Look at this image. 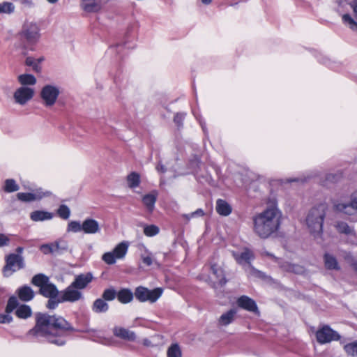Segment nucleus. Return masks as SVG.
<instances>
[{
    "instance_id": "obj_1",
    "label": "nucleus",
    "mask_w": 357,
    "mask_h": 357,
    "mask_svg": "<svg viewBox=\"0 0 357 357\" xmlns=\"http://www.w3.org/2000/svg\"><path fill=\"white\" fill-rule=\"evenodd\" d=\"M73 331H75L73 326L61 316L39 312L36 314L35 326L29 331L26 337L31 341H46L63 346L70 333Z\"/></svg>"
},
{
    "instance_id": "obj_2",
    "label": "nucleus",
    "mask_w": 357,
    "mask_h": 357,
    "mask_svg": "<svg viewBox=\"0 0 357 357\" xmlns=\"http://www.w3.org/2000/svg\"><path fill=\"white\" fill-rule=\"evenodd\" d=\"M282 222V212L274 199L268 203L266 208L252 217L253 232L261 239L276 234Z\"/></svg>"
},
{
    "instance_id": "obj_3",
    "label": "nucleus",
    "mask_w": 357,
    "mask_h": 357,
    "mask_svg": "<svg viewBox=\"0 0 357 357\" xmlns=\"http://www.w3.org/2000/svg\"><path fill=\"white\" fill-rule=\"evenodd\" d=\"M17 36L25 54L29 51L35 50V45L40 38V28L36 22L26 21L23 24L21 30L18 32Z\"/></svg>"
},
{
    "instance_id": "obj_4",
    "label": "nucleus",
    "mask_w": 357,
    "mask_h": 357,
    "mask_svg": "<svg viewBox=\"0 0 357 357\" xmlns=\"http://www.w3.org/2000/svg\"><path fill=\"white\" fill-rule=\"evenodd\" d=\"M328 206L325 203H321L312 208L306 217V225L310 233L314 238L320 236L323 231V223Z\"/></svg>"
},
{
    "instance_id": "obj_5",
    "label": "nucleus",
    "mask_w": 357,
    "mask_h": 357,
    "mask_svg": "<svg viewBox=\"0 0 357 357\" xmlns=\"http://www.w3.org/2000/svg\"><path fill=\"white\" fill-rule=\"evenodd\" d=\"M31 284L39 287L38 293L45 298L58 297L60 294L56 286L50 282L48 276L43 273L35 275L31 279Z\"/></svg>"
},
{
    "instance_id": "obj_6",
    "label": "nucleus",
    "mask_w": 357,
    "mask_h": 357,
    "mask_svg": "<svg viewBox=\"0 0 357 357\" xmlns=\"http://www.w3.org/2000/svg\"><path fill=\"white\" fill-rule=\"evenodd\" d=\"M162 292L163 289L160 287L150 290L146 287L139 286L135 289L134 295L136 299L141 303H153L162 296Z\"/></svg>"
},
{
    "instance_id": "obj_7",
    "label": "nucleus",
    "mask_w": 357,
    "mask_h": 357,
    "mask_svg": "<svg viewBox=\"0 0 357 357\" xmlns=\"http://www.w3.org/2000/svg\"><path fill=\"white\" fill-rule=\"evenodd\" d=\"M25 266L24 257L20 255L9 254L6 257V265L3 268V275L10 276L14 272L24 268Z\"/></svg>"
},
{
    "instance_id": "obj_8",
    "label": "nucleus",
    "mask_w": 357,
    "mask_h": 357,
    "mask_svg": "<svg viewBox=\"0 0 357 357\" xmlns=\"http://www.w3.org/2000/svg\"><path fill=\"white\" fill-rule=\"evenodd\" d=\"M60 94L59 88L56 85L46 84L40 90V97L46 107L54 106Z\"/></svg>"
},
{
    "instance_id": "obj_9",
    "label": "nucleus",
    "mask_w": 357,
    "mask_h": 357,
    "mask_svg": "<svg viewBox=\"0 0 357 357\" xmlns=\"http://www.w3.org/2000/svg\"><path fill=\"white\" fill-rule=\"evenodd\" d=\"M333 208L336 212L346 215H353L357 211V190L354 192L350 197L349 203L333 202Z\"/></svg>"
},
{
    "instance_id": "obj_10",
    "label": "nucleus",
    "mask_w": 357,
    "mask_h": 357,
    "mask_svg": "<svg viewBox=\"0 0 357 357\" xmlns=\"http://www.w3.org/2000/svg\"><path fill=\"white\" fill-rule=\"evenodd\" d=\"M34 89L29 86H20L17 88L13 93V100L15 104L24 106L34 96Z\"/></svg>"
},
{
    "instance_id": "obj_11",
    "label": "nucleus",
    "mask_w": 357,
    "mask_h": 357,
    "mask_svg": "<svg viewBox=\"0 0 357 357\" xmlns=\"http://www.w3.org/2000/svg\"><path fill=\"white\" fill-rule=\"evenodd\" d=\"M316 338L319 343L326 344L332 341L340 340L341 336L337 331L332 329L329 326L325 325L318 329L316 333Z\"/></svg>"
},
{
    "instance_id": "obj_12",
    "label": "nucleus",
    "mask_w": 357,
    "mask_h": 357,
    "mask_svg": "<svg viewBox=\"0 0 357 357\" xmlns=\"http://www.w3.org/2000/svg\"><path fill=\"white\" fill-rule=\"evenodd\" d=\"M61 301L63 302L75 303L79 300L83 299V294L77 288L73 283H71L65 289L60 291Z\"/></svg>"
},
{
    "instance_id": "obj_13",
    "label": "nucleus",
    "mask_w": 357,
    "mask_h": 357,
    "mask_svg": "<svg viewBox=\"0 0 357 357\" xmlns=\"http://www.w3.org/2000/svg\"><path fill=\"white\" fill-rule=\"evenodd\" d=\"M238 306L245 310L259 314L256 302L248 296H241L236 301Z\"/></svg>"
},
{
    "instance_id": "obj_14",
    "label": "nucleus",
    "mask_w": 357,
    "mask_h": 357,
    "mask_svg": "<svg viewBox=\"0 0 357 357\" xmlns=\"http://www.w3.org/2000/svg\"><path fill=\"white\" fill-rule=\"evenodd\" d=\"M93 276L91 272L81 273L75 276L72 282L80 291L84 289L93 280Z\"/></svg>"
},
{
    "instance_id": "obj_15",
    "label": "nucleus",
    "mask_w": 357,
    "mask_h": 357,
    "mask_svg": "<svg viewBox=\"0 0 357 357\" xmlns=\"http://www.w3.org/2000/svg\"><path fill=\"white\" fill-rule=\"evenodd\" d=\"M82 231L87 234H95L100 231L98 222L93 218H86L82 222Z\"/></svg>"
},
{
    "instance_id": "obj_16",
    "label": "nucleus",
    "mask_w": 357,
    "mask_h": 357,
    "mask_svg": "<svg viewBox=\"0 0 357 357\" xmlns=\"http://www.w3.org/2000/svg\"><path fill=\"white\" fill-rule=\"evenodd\" d=\"M18 298L23 302H29L35 296V292L31 287L24 285L17 289L16 291Z\"/></svg>"
},
{
    "instance_id": "obj_17",
    "label": "nucleus",
    "mask_w": 357,
    "mask_h": 357,
    "mask_svg": "<svg viewBox=\"0 0 357 357\" xmlns=\"http://www.w3.org/2000/svg\"><path fill=\"white\" fill-rule=\"evenodd\" d=\"M158 192L152 191L142 197V202L149 213H151L154 208L157 201Z\"/></svg>"
},
{
    "instance_id": "obj_18",
    "label": "nucleus",
    "mask_w": 357,
    "mask_h": 357,
    "mask_svg": "<svg viewBox=\"0 0 357 357\" xmlns=\"http://www.w3.org/2000/svg\"><path fill=\"white\" fill-rule=\"evenodd\" d=\"M113 333L115 336L128 341H135L136 335L133 331L123 327H114Z\"/></svg>"
},
{
    "instance_id": "obj_19",
    "label": "nucleus",
    "mask_w": 357,
    "mask_h": 357,
    "mask_svg": "<svg viewBox=\"0 0 357 357\" xmlns=\"http://www.w3.org/2000/svg\"><path fill=\"white\" fill-rule=\"evenodd\" d=\"M81 6L87 13H97L101 8L100 0H82Z\"/></svg>"
},
{
    "instance_id": "obj_20",
    "label": "nucleus",
    "mask_w": 357,
    "mask_h": 357,
    "mask_svg": "<svg viewBox=\"0 0 357 357\" xmlns=\"http://www.w3.org/2000/svg\"><path fill=\"white\" fill-rule=\"evenodd\" d=\"M215 209L217 213L222 216H228L232 211L231 205L222 199H218L216 201Z\"/></svg>"
},
{
    "instance_id": "obj_21",
    "label": "nucleus",
    "mask_w": 357,
    "mask_h": 357,
    "mask_svg": "<svg viewBox=\"0 0 357 357\" xmlns=\"http://www.w3.org/2000/svg\"><path fill=\"white\" fill-rule=\"evenodd\" d=\"M233 256L236 261L240 264L243 263H250V260L254 258L252 252L248 248H245L241 253L234 252Z\"/></svg>"
},
{
    "instance_id": "obj_22",
    "label": "nucleus",
    "mask_w": 357,
    "mask_h": 357,
    "mask_svg": "<svg viewBox=\"0 0 357 357\" xmlns=\"http://www.w3.org/2000/svg\"><path fill=\"white\" fill-rule=\"evenodd\" d=\"M53 216V214L50 212L40 210L34 211L30 214L31 220L34 222L49 220H51Z\"/></svg>"
},
{
    "instance_id": "obj_23",
    "label": "nucleus",
    "mask_w": 357,
    "mask_h": 357,
    "mask_svg": "<svg viewBox=\"0 0 357 357\" xmlns=\"http://www.w3.org/2000/svg\"><path fill=\"white\" fill-rule=\"evenodd\" d=\"M91 309L95 313H105L109 310V305L102 298H97L94 301Z\"/></svg>"
},
{
    "instance_id": "obj_24",
    "label": "nucleus",
    "mask_w": 357,
    "mask_h": 357,
    "mask_svg": "<svg viewBox=\"0 0 357 357\" xmlns=\"http://www.w3.org/2000/svg\"><path fill=\"white\" fill-rule=\"evenodd\" d=\"M135 295L129 289H122L117 293V298L121 303L126 304L131 302Z\"/></svg>"
},
{
    "instance_id": "obj_25",
    "label": "nucleus",
    "mask_w": 357,
    "mask_h": 357,
    "mask_svg": "<svg viewBox=\"0 0 357 357\" xmlns=\"http://www.w3.org/2000/svg\"><path fill=\"white\" fill-rule=\"evenodd\" d=\"M17 81L21 86H34L36 84V78L31 74H22L17 77Z\"/></svg>"
},
{
    "instance_id": "obj_26",
    "label": "nucleus",
    "mask_w": 357,
    "mask_h": 357,
    "mask_svg": "<svg viewBox=\"0 0 357 357\" xmlns=\"http://www.w3.org/2000/svg\"><path fill=\"white\" fill-rule=\"evenodd\" d=\"M16 316L20 319H26L32 315V310L29 305L22 304L15 310Z\"/></svg>"
},
{
    "instance_id": "obj_27",
    "label": "nucleus",
    "mask_w": 357,
    "mask_h": 357,
    "mask_svg": "<svg viewBox=\"0 0 357 357\" xmlns=\"http://www.w3.org/2000/svg\"><path fill=\"white\" fill-rule=\"evenodd\" d=\"M26 188L32 191L34 197V201H40L42 199L50 197L52 195V192L51 191L45 190L43 188H36L34 189H32L31 188Z\"/></svg>"
},
{
    "instance_id": "obj_28",
    "label": "nucleus",
    "mask_w": 357,
    "mask_h": 357,
    "mask_svg": "<svg viewBox=\"0 0 357 357\" xmlns=\"http://www.w3.org/2000/svg\"><path fill=\"white\" fill-rule=\"evenodd\" d=\"M236 312L235 309H231L226 313L222 314L219 319V324L222 326H227L232 323Z\"/></svg>"
},
{
    "instance_id": "obj_29",
    "label": "nucleus",
    "mask_w": 357,
    "mask_h": 357,
    "mask_svg": "<svg viewBox=\"0 0 357 357\" xmlns=\"http://www.w3.org/2000/svg\"><path fill=\"white\" fill-rule=\"evenodd\" d=\"M325 266L330 270H339L340 268L338 265L336 258L328 253H326L324 256Z\"/></svg>"
},
{
    "instance_id": "obj_30",
    "label": "nucleus",
    "mask_w": 357,
    "mask_h": 357,
    "mask_svg": "<svg viewBox=\"0 0 357 357\" xmlns=\"http://www.w3.org/2000/svg\"><path fill=\"white\" fill-rule=\"evenodd\" d=\"M340 344H343L344 350L347 355L357 357V340L347 344L344 340H341Z\"/></svg>"
},
{
    "instance_id": "obj_31",
    "label": "nucleus",
    "mask_w": 357,
    "mask_h": 357,
    "mask_svg": "<svg viewBox=\"0 0 357 357\" xmlns=\"http://www.w3.org/2000/svg\"><path fill=\"white\" fill-rule=\"evenodd\" d=\"M211 269L213 275H215L216 278L218 280L219 284L221 287L224 286L227 280L225 278L223 270L215 264L212 265Z\"/></svg>"
},
{
    "instance_id": "obj_32",
    "label": "nucleus",
    "mask_w": 357,
    "mask_h": 357,
    "mask_svg": "<svg viewBox=\"0 0 357 357\" xmlns=\"http://www.w3.org/2000/svg\"><path fill=\"white\" fill-rule=\"evenodd\" d=\"M128 244L126 242L119 243L113 250V253L117 259H123L128 251Z\"/></svg>"
},
{
    "instance_id": "obj_33",
    "label": "nucleus",
    "mask_w": 357,
    "mask_h": 357,
    "mask_svg": "<svg viewBox=\"0 0 357 357\" xmlns=\"http://www.w3.org/2000/svg\"><path fill=\"white\" fill-rule=\"evenodd\" d=\"M54 246L56 255H61L68 250V243L63 238L54 241Z\"/></svg>"
},
{
    "instance_id": "obj_34",
    "label": "nucleus",
    "mask_w": 357,
    "mask_h": 357,
    "mask_svg": "<svg viewBox=\"0 0 357 357\" xmlns=\"http://www.w3.org/2000/svg\"><path fill=\"white\" fill-rule=\"evenodd\" d=\"M127 183L130 188L134 189L140 183V176L137 172H131L127 176Z\"/></svg>"
},
{
    "instance_id": "obj_35",
    "label": "nucleus",
    "mask_w": 357,
    "mask_h": 357,
    "mask_svg": "<svg viewBox=\"0 0 357 357\" xmlns=\"http://www.w3.org/2000/svg\"><path fill=\"white\" fill-rule=\"evenodd\" d=\"M167 357H182V352L177 343L171 344L167 351Z\"/></svg>"
},
{
    "instance_id": "obj_36",
    "label": "nucleus",
    "mask_w": 357,
    "mask_h": 357,
    "mask_svg": "<svg viewBox=\"0 0 357 357\" xmlns=\"http://www.w3.org/2000/svg\"><path fill=\"white\" fill-rule=\"evenodd\" d=\"M18 306L20 305L17 297L14 296H10L7 302V305L6 307V313H11L15 309L17 310Z\"/></svg>"
},
{
    "instance_id": "obj_37",
    "label": "nucleus",
    "mask_w": 357,
    "mask_h": 357,
    "mask_svg": "<svg viewBox=\"0 0 357 357\" xmlns=\"http://www.w3.org/2000/svg\"><path fill=\"white\" fill-rule=\"evenodd\" d=\"M15 9V5L8 1H4L0 3V14H12L14 13Z\"/></svg>"
},
{
    "instance_id": "obj_38",
    "label": "nucleus",
    "mask_w": 357,
    "mask_h": 357,
    "mask_svg": "<svg viewBox=\"0 0 357 357\" xmlns=\"http://www.w3.org/2000/svg\"><path fill=\"white\" fill-rule=\"evenodd\" d=\"M20 189L19 185L14 179L9 178L5 181L4 191L6 192H16Z\"/></svg>"
},
{
    "instance_id": "obj_39",
    "label": "nucleus",
    "mask_w": 357,
    "mask_h": 357,
    "mask_svg": "<svg viewBox=\"0 0 357 357\" xmlns=\"http://www.w3.org/2000/svg\"><path fill=\"white\" fill-rule=\"evenodd\" d=\"M48 301L46 304V307L49 310L55 309L58 305L61 303H64L63 301H61V296L59 295L58 297H47Z\"/></svg>"
},
{
    "instance_id": "obj_40",
    "label": "nucleus",
    "mask_w": 357,
    "mask_h": 357,
    "mask_svg": "<svg viewBox=\"0 0 357 357\" xmlns=\"http://www.w3.org/2000/svg\"><path fill=\"white\" fill-rule=\"evenodd\" d=\"M116 296H117V293L113 288L106 289L102 294V298L105 301H113Z\"/></svg>"
},
{
    "instance_id": "obj_41",
    "label": "nucleus",
    "mask_w": 357,
    "mask_h": 357,
    "mask_svg": "<svg viewBox=\"0 0 357 357\" xmlns=\"http://www.w3.org/2000/svg\"><path fill=\"white\" fill-rule=\"evenodd\" d=\"M57 213L61 218L67 220L70 217V210L68 206L62 204L57 209Z\"/></svg>"
},
{
    "instance_id": "obj_42",
    "label": "nucleus",
    "mask_w": 357,
    "mask_h": 357,
    "mask_svg": "<svg viewBox=\"0 0 357 357\" xmlns=\"http://www.w3.org/2000/svg\"><path fill=\"white\" fill-rule=\"evenodd\" d=\"M160 231L158 226L154 225H146L144 228V234L146 236H154L157 235Z\"/></svg>"
},
{
    "instance_id": "obj_43",
    "label": "nucleus",
    "mask_w": 357,
    "mask_h": 357,
    "mask_svg": "<svg viewBox=\"0 0 357 357\" xmlns=\"http://www.w3.org/2000/svg\"><path fill=\"white\" fill-rule=\"evenodd\" d=\"M17 197L21 202L26 203L35 202L32 191L30 192H18Z\"/></svg>"
},
{
    "instance_id": "obj_44",
    "label": "nucleus",
    "mask_w": 357,
    "mask_h": 357,
    "mask_svg": "<svg viewBox=\"0 0 357 357\" xmlns=\"http://www.w3.org/2000/svg\"><path fill=\"white\" fill-rule=\"evenodd\" d=\"M335 227L337 231L340 233L345 234H350L352 233V229L344 222H337Z\"/></svg>"
},
{
    "instance_id": "obj_45",
    "label": "nucleus",
    "mask_w": 357,
    "mask_h": 357,
    "mask_svg": "<svg viewBox=\"0 0 357 357\" xmlns=\"http://www.w3.org/2000/svg\"><path fill=\"white\" fill-rule=\"evenodd\" d=\"M40 250L44 254V255H54L56 254L54 243H45L42 244L40 246Z\"/></svg>"
},
{
    "instance_id": "obj_46",
    "label": "nucleus",
    "mask_w": 357,
    "mask_h": 357,
    "mask_svg": "<svg viewBox=\"0 0 357 357\" xmlns=\"http://www.w3.org/2000/svg\"><path fill=\"white\" fill-rule=\"evenodd\" d=\"M342 21L344 24H348L352 30L357 29V22L351 17L349 14H344L342 15Z\"/></svg>"
},
{
    "instance_id": "obj_47",
    "label": "nucleus",
    "mask_w": 357,
    "mask_h": 357,
    "mask_svg": "<svg viewBox=\"0 0 357 357\" xmlns=\"http://www.w3.org/2000/svg\"><path fill=\"white\" fill-rule=\"evenodd\" d=\"M68 231H73L75 233L82 231V223L80 224L78 221H71L68 225Z\"/></svg>"
},
{
    "instance_id": "obj_48",
    "label": "nucleus",
    "mask_w": 357,
    "mask_h": 357,
    "mask_svg": "<svg viewBox=\"0 0 357 357\" xmlns=\"http://www.w3.org/2000/svg\"><path fill=\"white\" fill-rule=\"evenodd\" d=\"M116 257L113 252H107L103 254L102 259L108 265H112L116 263Z\"/></svg>"
},
{
    "instance_id": "obj_49",
    "label": "nucleus",
    "mask_w": 357,
    "mask_h": 357,
    "mask_svg": "<svg viewBox=\"0 0 357 357\" xmlns=\"http://www.w3.org/2000/svg\"><path fill=\"white\" fill-rule=\"evenodd\" d=\"M186 114L184 112H178L174 117V122L180 128L183 126V121L185 117Z\"/></svg>"
},
{
    "instance_id": "obj_50",
    "label": "nucleus",
    "mask_w": 357,
    "mask_h": 357,
    "mask_svg": "<svg viewBox=\"0 0 357 357\" xmlns=\"http://www.w3.org/2000/svg\"><path fill=\"white\" fill-rule=\"evenodd\" d=\"M344 258L346 260L349 261L351 262V267L357 273V261L354 259L353 257L350 253H347Z\"/></svg>"
},
{
    "instance_id": "obj_51",
    "label": "nucleus",
    "mask_w": 357,
    "mask_h": 357,
    "mask_svg": "<svg viewBox=\"0 0 357 357\" xmlns=\"http://www.w3.org/2000/svg\"><path fill=\"white\" fill-rule=\"evenodd\" d=\"M13 320V317L10 315V314H0V323L1 324H8L10 323Z\"/></svg>"
},
{
    "instance_id": "obj_52",
    "label": "nucleus",
    "mask_w": 357,
    "mask_h": 357,
    "mask_svg": "<svg viewBox=\"0 0 357 357\" xmlns=\"http://www.w3.org/2000/svg\"><path fill=\"white\" fill-rule=\"evenodd\" d=\"M10 243L9 237L4 234L0 233V247L6 246Z\"/></svg>"
},
{
    "instance_id": "obj_53",
    "label": "nucleus",
    "mask_w": 357,
    "mask_h": 357,
    "mask_svg": "<svg viewBox=\"0 0 357 357\" xmlns=\"http://www.w3.org/2000/svg\"><path fill=\"white\" fill-rule=\"evenodd\" d=\"M204 215V212L202 208H198L195 211L186 215L188 218H193L195 217H202Z\"/></svg>"
},
{
    "instance_id": "obj_54",
    "label": "nucleus",
    "mask_w": 357,
    "mask_h": 357,
    "mask_svg": "<svg viewBox=\"0 0 357 357\" xmlns=\"http://www.w3.org/2000/svg\"><path fill=\"white\" fill-rule=\"evenodd\" d=\"M26 64L29 66H32L34 70L38 68V64L36 63L34 58L27 57L25 61Z\"/></svg>"
},
{
    "instance_id": "obj_55",
    "label": "nucleus",
    "mask_w": 357,
    "mask_h": 357,
    "mask_svg": "<svg viewBox=\"0 0 357 357\" xmlns=\"http://www.w3.org/2000/svg\"><path fill=\"white\" fill-rule=\"evenodd\" d=\"M142 260L143 263L145 264L148 266L152 265V264H153V259L150 255H146V256L142 255Z\"/></svg>"
},
{
    "instance_id": "obj_56",
    "label": "nucleus",
    "mask_w": 357,
    "mask_h": 357,
    "mask_svg": "<svg viewBox=\"0 0 357 357\" xmlns=\"http://www.w3.org/2000/svg\"><path fill=\"white\" fill-rule=\"evenodd\" d=\"M156 169L158 172L161 173H165L166 172L165 167L162 163H158V165L156 167Z\"/></svg>"
},
{
    "instance_id": "obj_57",
    "label": "nucleus",
    "mask_w": 357,
    "mask_h": 357,
    "mask_svg": "<svg viewBox=\"0 0 357 357\" xmlns=\"http://www.w3.org/2000/svg\"><path fill=\"white\" fill-rule=\"evenodd\" d=\"M142 343L146 347H152L153 346L151 342L147 338L144 339L142 340Z\"/></svg>"
},
{
    "instance_id": "obj_58",
    "label": "nucleus",
    "mask_w": 357,
    "mask_h": 357,
    "mask_svg": "<svg viewBox=\"0 0 357 357\" xmlns=\"http://www.w3.org/2000/svg\"><path fill=\"white\" fill-rule=\"evenodd\" d=\"M24 250V248L22 247H17L16 249L17 254L16 255H20L22 253Z\"/></svg>"
},
{
    "instance_id": "obj_59",
    "label": "nucleus",
    "mask_w": 357,
    "mask_h": 357,
    "mask_svg": "<svg viewBox=\"0 0 357 357\" xmlns=\"http://www.w3.org/2000/svg\"><path fill=\"white\" fill-rule=\"evenodd\" d=\"M302 181V179H300L298 178H291L289 180H288V182L291 183V182H294V181Z\"/></svg>"
},
{
    "instance_id": "obj_60",
    "label": "nucleus",
    "mask_w": 357,
    "mask_h": 357,
    "mask_svg": "<svg viewBox=\"0 0 357 357\" xmlns=\"http://www.w3.org/2000/svg\"><path fill=\"white\" fill-rule=\"evenodd\" d=\"M201 1L205 5H208L211 3L212 0H201Z\"/></svg>"
},
{
    "instance_id": "obj_61",
    "label": "nucleus",
    "mask_w": 357,
    "mask_h": 357,
    "mask_svg": "<svg viewBox=\"0 0 357 357\" xmlns=\"http://www.w3.org/2000/svg\"><path fill=\"white\" fill-rule=\"evenodd\" d=\"M48 3H51V4H54L56 3L59 0H46Z\"/></svg>"
},
{
    "instance_id": "obj_62",
    "label": "nucleus",
    "mask_w": 357,
    "mask_h": 357,
    "mask_svg": "<svg viewBox=\"0 0 357 357\" xmlns=\"http://www.w3.org/2000/svg\"><path fill=\"white\" fill-rule=\"evenodd\" d=\"M354 11L357 16V3L354 6Z\"/></svg>"
},
{
    "instance_id": "obj_63",
    "label": "nucleus",
    "mask_w": 357,
    "mask_h": 357,
    "mask_svg": "<svg viewBox=\"0 0 357 357\" xmlns=\"http://www.w3.org/2000/svg\"><path fill=\"white\" fill-rule=\"evenodd\" d=\"M266 255L267 256L273 257V255H271V254H270V253H268V252H266Z\"/></svg>"
},
{
    "instance_id": "obj_64",
    "label": "nucleus",
    "mask_w": 357,
    "mask_h": 357,
    "mask_svg": "<svg viewBox=\"0 0 357 357\" xmlns=\"http://www.w3.org/2000/svg\"><path fill=\"white\" fill-rule=\"evenodd\" d=\"M43 60V59L41 58V59H38V61H42Z\"/></svg>"
}]
</instances>
